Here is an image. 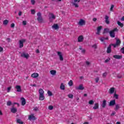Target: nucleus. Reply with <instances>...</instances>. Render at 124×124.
Here are the masks:
<instances>
[{
	"label": "nucleus",
	"instance_id": "obj_41",
	"mask_svg": "<svg viewBox=\"0 0 124 124\" xmlns=\"http://www.w3.org/2000/svg\"><path fill=\"white\" fill-rule=\"evenodd\" d=\"M54 109V107L53 106H48V110H53Z\"/></svg>",
	"mask_w": 124,
	"mask_h": 124
},
{
	"label": "nucleus",
	"instance_id": "obj_61",
	"mask_svg": "<svg viewBox=\"0 0 124 124\" xmlns=\"http://www.w3.org/2000/svg\"><path fill=\"white\" fill-rule=\"evenodd\" d=\"M36 52L37 53V54H39L40 53L39 49H37L36 50Z\"/></svg>",
	"mask_w": 124,
	"mask_h": 124
},
{
	"label": "nucleus",
	"instance_id": "obj_10",
	"mask_svg": "<svg viewBox=\"0 0 124 124\" xmlns=\"http://www.w3.org/2000/svg\"><path fill=\"white\" fill-rule=\"evenodd\" d=\"M83 40H84L83 35H80L78 38V42H83Z\"/></svg>",
	"mask_w": 124,
	"mask_h": 124
},
{
	"label": "nucleus",
	"instance_id": "obj_13",
	"mask_svg": "<svg viewBox=\"0 0 124 124\" xmlns=\"http://www.w3.org/2000/svg\"><path fill=\"white\" fill-rule=\"evenodd\" d=\"M116 104V100H112L109 102V106H114Z\"/></svg>",
	"mask_w": 124,
	"mask_h": 124
},
{
	"label": "nucleus",
	"instance_id": "obj_8",
	"mask_svg": "<svg viewBox=\"0 0 124 124\" xmlns=\"http://www.w3.org/2000/svg\"><path fill=\"white\" fill-rule=\"evenodd\" d=\"M76 90L83 91V90H85V87H84L83 84H80L78 87H76Z\"/></svg>",
	"mask_w": 124,
	"mask_h": 124
},
{
	"label": "nucleus",
	"instance_id": "obj_19",
	"mask_svg": "<svg viewBox=\"0 0 124 124\" xmlns=\"http://www.w3.org/2000/svg\"><path fill=\"white\" fill-rule=\"evenodd\" d=\"M29 120H30V121H31V120H33V121H34L35 120V116H34L33 114H31L29 116Z\"/></svg>",
	"mask_w": 124,
	"mask_h": 124
},
{
	"label": "nucleus",
	"instance_id": "obj_47",
	"mask_svg": "<svg viewBox=\"0 0 124 124\" xmlns=\"http://www.w3.org/2000/svg\"><path fill=\"white\" fill-rule=\"evenodd\" d=\"M35 13V11L34 10H31V14L33 15H34Z\"/></svg>",
	"mask_w": 124,
	"mask_h": 124
},
{
	"label": "nucleus",
	"instance_id": "obj_46",
	"mask_svg": "<svg viewBox=\"0 0 124 124\" xmlns=\"http://www.w3.org/2000/svg\"><path fill=\"white\" fill-rule=\"evenodd\" d=\"M110 60H111V59H110V58L108 59H106V60L105 61V63H106L109 62Z\"/></svg>",
	"mask_w": 124,
	"mask_h": 124
},
{
	"label": "nucleus",
	"instance_id": "obj_62",
	"mask_svg": "<svg viewBox=\"0 0 124 124\" xmlns=\"http://www.w3.org/2000/svg\"><path fill=\"white\" fill-rule=\"evenodd\" d=\"M96 20H97V19L96 18H93V22H96Z\"/></svg>",
	"mask_w": 124,
	"mask_h": 124
},
{
	"label": "nucleus",
	"instance_id": "obj_32",
	"mask_svg": "<svg viewBox=\"0 0 124 124\" xmlns=\"http://www.w3.org/2000/svg\"><path fill=\"white\" fill-rule=\"evenodd\" d=\"M68 85L70 86V87L73 86V81H72V80H70V82H68Z\"/></svg>",
	"mask_w": 124,
	"mask_h": 124
},
{
	"label": "nucleus",
	"instance_id": "obj_37",
	"mask_svg": "<svg viewBox=\"0 0 124 124\" xmlns=\"http://www.w3.org/2000/svg\"><path fill=\"white\" fill-rule=\"evenodd\" d=\"M120 108V105H116L115 106V111H117V110H119V108Z\"/></svg>",
	"mask_w": 124,
	"mask_h": 124
},
{
	"label": "nucleus",
	"instance_id": "obj_4",
	"mask_svg": "<svg viewBox=\"0 0 124 124\" xmlns=\"http://www.w3.org/2000/svg\"><path fill=\"white\" fill-rule=\"evenodd\" d=\"M26 39H22L19 41V48H23V47H24V42H26Z\"/></svg>",
	"mask_w": 124,
	"mask_h": 124
},
{
	"label": "nucleus",
	"instance_id": "obj_36",
	"mask_svg": "<svg viewBox=\"0 0 124 124\" xmlns=\"http://www.w3.org/2000/svg\"><path fill=\"white\" fill-rule=\"evenodd\" d=\"M47 94L49 95V96H52V95H53V93H52L51 91H48L47 92Z\"/></svg>",
	"mask_w": 124,
	"mask_h": 124
},
{
	"label": "nucleus",
	"instance_id": "obj_22",
	"mask_svg": "<svg viewBox=\"0 0 124 124\" xmlns=\"http://www.w3.org/2000/svg\"><path fill=\"white\" fill-rule=\"evenodd\" d=\"M99 108V105L98 103H95L94 107H93V110H97Z\"/></svg>",
	"mask_w": 124,
	"mask_h": 124
},
{
	"label": "nucleus",
	"instance_id": "obj_51",
	"mask_svg": "<svg viewBox=\"0 0 124 124\" xmlns=\"http://www.w3.org/2000/svg\"><path fill=\"white\" fill-rule=\"evenodd\" d=\"M22 24L23 25H24V26H26V25H27V21L24 20L22 21Z\"/></svg>",
	"mask_w": 124,
	"mask_h": 124
},
{
	"label": "nucleus",
	"instance_id": "obj_45",
	"mask_svg": "<svg viewBox=\"0 0 124 124\" xmlns=\"http://www.w3.org/2000/svg\"><path fill=\"white\" fill-rule=\"evenodd\" d=\"M31 4L34 5V4H35V0H31Z\"/></svg>",
	"mask_w": 124,
	"mask_h": 124
},
{
	"label": "nucleus",
	"instance_id": "obj_39",
	"mask_svg": "<svg viewBox=\"0 0 124 124\" xmlns=\"http://www.w3.org/2000/svg\"><path fill=\"white\" fill-rule=\"evenodd\" d=\"M110 45H111V47H112V46H113L114 48H116L117 46H118L116 44H110Z\"/></svg>",
	"mask_w": 124,
	"mask_h": 124
},
{
	"label": "nucleus",
	"instance_id": "obj_18",
	"mask_svg": "<svg viewBox=\"0 0 124 124\" xmlns=\"http://www.w3.org/2000/svg\"><path fill=\"white\" fill-rule=\"evenodd\" d=\"M38 76H39V75L37 73H34L31 75L32 78H37Z\"/></svg>",
	"mask_w": 124,
	"mask_h": 124
},
{
	"label": "nucleus",
	"instance_id": "obj_33",
	"mask_svg": "<svg viewBox=\"0 0 124 124\" xmlns=\"http://www.w3.org/2000/svg\"><path fill=\"white\" fill-rule=\"evenodd\" d=\"M8 20L7 19H6L3 21V25H6L8 24Z\"/></svg>",
	"mask_w": 124,
	"mask_h": 124
},
{
	"label": "nucleus",
	"instance_id": "obj_1",
	"mask_svg": "<svg viewBox=\"0 0 124 124\" xmlns=\"http://www.w3.org/2000/svg\"><path fill=\"white\" fill-rule=\"evenodd\" d=\"M39 99L42 101L45 99V96H44V91L42 89L39 90Z\"/></svg>",
	"mask_w": 124,
	"mask_h": 124
},
{
	"label": "nucleus",
	"instance_id": "obj_7",
	"mask_svg": "<svg viewBox=\"0 0 124 124\" xmlns=\"http://www.w3.org/2000/svg\"><path fill=\"white\" fill-rule=\"evenodd\" d=\"M113 57L116 60H122L123 59V55H114Z\"/></svg>",
	"mask_w": 124,
	"mask_h": 124
},
{
	"label": "nucleus",
	"instance_id": "obj_12",
	"mask_svg": "<svg viewBox=\"0 0 124 124\" xmlns=\"http://www.w3.org/2000/svg\"><path fill=\"white\" fill-rule=\"evenodd\" d=\"M86 24V21L83 19H80L78 22V25L80 26H84Z\"/></svg>",
	"mask_w": 124,
	"mask_h": 124
},
{
	"label": "nucleus",
	"instance_id": "obj_43",
	"mask_svg": "<svg viewBox=\"0 0 124 124\" xmlns=\"http://www.w3.org/2000/svg\"><path fill=\"white\" fill-rule=\"evenodd\" d=\"M120 51L124 55V47L121 48Z\"/></svg>",
	"mask_w": 124,
	"mask_h": 124
},
{
	"label": "nucleus",
	"instance_id": "obj_49",
	"mask_svg": "<svg viewBox=\"0 0 124 124\" xmlns=\"http://www.w3.org/2000/svg\"><path fill=\"white\" fill-rule=\"evenodd\" d=\"M11 87H9L7 88V93H9L10 92V90H11Z\"/></svg>",
	"mask_w": 124,
	"mask_h": 124
},
{
	"label": "nucleus",
	"instance_id": "obj_34",
	"mask_svg": "<svg viewBox=\"0 0 124 124\" xmlns=\"http://www.w3.org/2000/svg\"><path fill=\"white\" fill-rule=\"evenodd\" d=\"M114 98H116V99H119V95H118L116 93H115L114 94Z\"/></svg>",
	"mask_w": 124,
	"mask_h": 124
},
{
	"label": "nucleus",
	"instance_id": "obj_14",
	"mask_svg": "<svg viewBox=\"0 0 124 124\" xmlns=\"http://www.w3.org/2000/svg\"><path fill=\"white\" fill-rule=\"evenodd\" d=\"M111 45H109L107 48V53L108 54H110V53H111V51H112V47H111Z\"/></svg>",
	"mask_w": 124,
	"mask_h": 124
},
{
	"label": "nucleus",
	"instance_id": "obj_29",
	"mask_svg": "<svg viewBox=\"0 0 124 124\" xmlns=\"http://www.w3.org/2000/svg\"><path fill=\"white\" fill-rule=\"evenodd\" d=\"M50 74H51V75L54 76V75H56V73H57V71H56V70H52L50 71Z\"/></svg>",
	"mask_w": 124,
	"mask_h": 124
},
{
	"label": "nucleus",
	"instance_id": "obj_42",
	"mask_svg": "<svg viewBox=\"0 0 124 124\" xmlns=\"http://www.w3.org/2000/svg\"><path fill=\"white\" fill-rule=\"evenodd\" d=\"M68 97H69V98H73V94H69L68 95Z\"/></svg>",
	"mask_w": 124,
	"mask_h": 124
},
{
	"label": "nucleus",
	"instance_id": "obj_40",
	"mask_svg": "<svg viewBox=\"0 0 124 124\" xmlns=\"http://www.w3.org/2000/svg\"><path fill=\"white\" fill-rule=\"evenodd\" d=\"M92 48H94V49H97V46L96 44H94L92 46Z\"/></svg>",
	"mask_w": 124,
	"mask_h": 124
},
{
	"label": "nucleus",
	"instance_id": "obj_30",
	"mask_svg": "<svg viewBox=\"0 0 124 124\" xmlns=\"http://www.w3.org/2000/svg\"><path fill=\"white\" fill-rule=\"evenodd\" d=\"M117 24L120 28L124 27V24L122 23L120 21H117Z\"/></svg>",
	"mask_w": 124,
	"mask_h": 124
},
{
	"label": "nucleus",
	"instance_id": "obj_25",
	"mask_svg": "<svg viewBox=\"0 0 124 124\" xmlns=\"http://www.w3.org/2000/svg\"><path fill=\"white\" fill-rule=\"evenodd\" d=\"M52 29H54V30H58L59 29V25L57 24H54L52 26Z\"/></svg>",
	"mask_w": 124,
	"mask_h": 124
},
{
	"label": "nucleus",
	"instance_id": "obj_63",
	"mask_svg": "<svg viewBox=\"0 0 124 124\" xmlns=\"http://www.w3.org/2000/svg\"><path fill=\"white\" fill-rule=\"evenodd\" d=\"M18 15L19 16H21L22 15V12H19V13H18Z\"/></svg>",
	"mask_w": 124,
	"mask_h": 124
},
{
	"label": "nucleus",
	"instance_id": "obj_44",
	"mask_svg": "<svg viewBox=\"0 0 124 124\" xmlns=\"http://www.w3.org/2000/svg\"><path fill=\"white\" fill-rule=\"evenodd\" d=\"M107 32H108V29H104V32H103V34H104V33H107Z\"/></svg>",
	"mask_w": 124,
	"mask_h": 124
},
{
	"label": "nucleus",
	"instance_id": "obj_38",
	"mask_svg": "<svg viewBox=\"0 0 124 124\" xmlns=\"http://www.w3.org/2000/svg\"><path fill=\"white\" fill-rule=\"evenodd\" d=\"M11 104H12V102H11V101H8L7 102V106H10L11 105Z\"/></svg>",
	"mask_w": 124,
	"mask_h": 124
},
{
	"label": "nucleus",
	"instance_id": "obj_64",
	"mask_svg": "<svg viewBox=\"0 0 124 124\" xmlns=\"http://www.w3.org/2000/svg\"><path fill=\"white\" fill-rule=\"evenodd\" d=\"M121 21H124V16H123L121 19Z\"/></svg>",
	"mask_w": 124,
	"mask_h": 124
},
{
	"label": "nucleus",
	"instance_id": "obj_9",
	"mask_svg": "<svg viewBox=\"0 0 124 124\" xmlns=\"http://www.w3.org/2000/svg\"><path fill=\"white\" fill-rule=\"evenodd\" d=\"M105 19L106 24H107V25H109V24H110V21H109V16H108L107 15H106Z\"/></svg>",
	"mask_w": 124,
	"mask_h": 124
},
{
	"label": "nucleus",
	"instance_id": "obj_11",
	"mask_svg": "<svg viewBox=\"0 0 124 124\" xmlns=\"http://www.w3.org/2000/svg\"><path fill=\"white\" fill-rule=\"evenodd\" d=\"M15 88L16 90V92H18V93H20L22 92V89L21 88V86L20 85H16L15 87Z\"/></svg>",
	"mask_w": 124,
	"mask_h": 124
},
{
	"label": "nucleus",
	"instance_id": "obj_27",
	"mask_svg": "<svg viewBox=\"0 0 124 124\" xmlns=\"http://www.w3.org/2000/svg\"><path fill=\"white\" fill-rule=\"evenodd\" d=\"M11 112H12V113H16L17 112V108H13L11 109Z\"/></svg>",
	"mask_w": 124,
	"mask_h": 124
},
{
	"label": "nucleus",
	"instance_id": "obj_55",
	"mask_svg": "<svg viewBox=\"0 0 124 124\" xmlns=\"http://www.w3.org/2000/svg\"><path fill=\"white\" fill-rule=\"evenodd\" d=\"M86 63L87 65H90V64H91V63L88 61L86 62Z\"/></svg>",
	"mask_w": 124,
	"mask_h": 124
},
{
	"label": "nucleus",
	"instance_id": "obj_35",
	"mask_svg": "<svg viewBox=\"0 0 124 124\" xmlns=\"http://www.w3.org/2000/svg\"><path fill=\"white\" fill-rule=\"evenodd\" d=\"M93 103H94V102L93 100H91L89 101V104H90V105H93Z\"/></svg>",
	"mask_w": 124,
	"mask_h": 124
},
{
	"label": "nucleus",
	"instance_id": "obj_58",
	"mask_svg": "<svg viewBox=\"0 0 124 124\" xmlns=\"http://www.w3.org/2000/svg\"><path fill=\"white\" fill-rule=\"evenodd\" d=\"M116 114V112L113 111L112 113L111 114V116H114Z\"/></svg>",
	"mask_w": 124,
	"mask_h": 124
},
{
	"label": "nucleus",
	"instance_id": "obj_59",
	"mask_svg": "<svg viewBox=\"0 0 124 124\" xmlns=\"http://www.w3.org/2000/svg\"><path fill=\"white\" fill-rule=\"evenodd\" d=\"M3 51V48L0 46V52H2Z\"/></svg>",
	"mask_w": 124,
	"mask_h": 124
},
{
	"label": "nucleus",
	"instance_id": "obj_6",
	"mask_svg": "<svg viewBox=\"0 0 124 124\" xmlns=\"http://www.w3.org/2000/svg\"><path fill=\"white\" fill-rule=\"evenodd\" d=\"M58 56L59 57V59L61 62H62L63 61V57H62V53L60 51L57 52Z\"/></svg>",
	"mask_w": 124,
	"mask_h": 124
},
{
	"label": "nucleus",
	"instance_id": "obj_54",
	"mask_svg": "<svg viewBox=\"0 0 124 124\" xmlns=\"http://www.w3.org/2000/svg\"><path fill=\"white\" fill-rule=\"evenodd\" d=\"M107 76V73H104L103 74V77H106Z\"/></svg>",
	"mask_w": 124,
	"mask_h": 124
},
{
	"label": "nucleus",
	"instance_id": "obj_60",
	"mask_svg": "<svg viewBox=\"0 0 124 124\" xmlns=\"http://www.w3.org/2000/svg\"><path fill=\"white\" fill-rule=\"evenodd\" d=\"M6 40H7V41H8V42H10L11 39H10V38H7Z\"/></svg>",
	"mask_w": 124,
	"mask_h": 124
},
{
	"label": "nucleus",
	"instance_id": "obj_21",
	"mask_svg": "<svg viewBox=\"0 0 124 124\" xmlns=\"http://www.w3.org/2000/svg\"><path fill=\"white\" fill-rule=\"evenodd\" d=\"M115 39L116 40V45L117 46H120V45H121V43H122V42H121V40H120V39H117V38H115Z\"/></svg>",
	"mask_w": 124,
	"mask_h": 124
},
{
	"label": "nucleus",
	"instance_id": "obj_53",
	"mask_svg": "<svg viewBox=\"0 0 124 124\" xmlns=\"http://www.w3.org/2000/svg\"><path fill=\"white\" fill-rule=\"evenodd\" d=\"M11 28H15V24L14 23H12L11 25Z\"/></svg>",
	"mask_w": 124,
	"mask_h": 124
},
{
	"label": "nucleus",
	"instance_id": "obj_26",
	"mask_svg": "<svg viewBox=\"0 0 124 124\" xmlns=\"http://www.w3.org/2000/svg\"><path fill=\"white\" fill-rule=\"evenodd\" d=\"M60 89L61 90H62L63 91H64L65 90V85L63 83H61L60 86Z\"/></svg>",
	"mask_w": 124,
	"mask_h": 124
},
{
	"label": "nucleus",
	"instance_id": "obj_57",
	"mask_svg": "<svg viewBox=\"0 0 124 124\" xmlns=\"http://www.w3.org/2000/svg\"><path fill=\"white\" fill-rule=\"evenodd\" d=\"M34 111H38V108H37V107L34 108Z\"/></svg>",
	"mask_w": 124,
	"mask_h": 124
},
{
	"label": "nucleus",
	"instance_id": "obj_48",
	"mask_svg": "<svg viewBox=\"0 0 124 124\" xmlns=\"http://www.w3.org/2000/svg\"><path fill=\"white\" fill-rule=\"evenodd\" d=\"M114 5H111L110 7V11H113V8H114Z\"/></svg>",
	"mask_w": 124,
	"mask_h": 124
},
{
	"label": "nucleus",
	"instance_id": "obj_50",
	"mask_svg": "<svg viewBox=\"0 0 124 124\" xmlns=\"http://www.w3.org/2000/svg\"><path fill=\"white\" fill-rule=\"evenodd\" d=\"M95 81L96 83H98V81H99V78H95Z\"/></svg>",
	"mask_w": 124,
	"mask_h": 124
},
{
	"label": "nucleus",
	"instance_id": "obj_20",
	"mask_svg": "<svg viewBox=\"0 0 124 124\" xmlns=\"http://www.w3.org/2000/svg\"><path fill=\"white\" fill-rule=\"evenodd\" d=\"M102 29V26L98 27L97 29L96 34H99V33H100V31H101Z\"/></svg>",
	"mask_w": 124,
	"mask_h": 124
},
{
	"label": "nucleus",
	"instance_id": "obj_24",
	"mask_svg": "<svg viewBox=\"0 0 124 124\" xmlns=\"http://www.w3.org/2000/svg\"><path fill=\"white\" fill-rule=\"evenodd\" d=\"M115 92V88L114 87L111 88L109 90V93L110 94H112V93H114Z\"/></svg>",
	"mask_w": 124,
	"mask_h": 124
},
{
	"label": "nucleus",
	"instance_id": "obj_3",
	"mask_svg": "<svg viewBox=\"0 0 124 124\" xmlns=\"http://www.w3.org/2000/svg\"><path fill=\"white\" fill-rule=\"evenodd\" d=\"M81 0H73L72 1V4L74 5L76 8L79 7V5H78V3H79V2Z\"/></svg>",
	"mask_w": 124,
	"mask_h": 124
},
{
	"label": "nucleus",
	"instance_id": "obj_56",
	"mask_svg": "<svg viewBox=\"0 0 124 124\" xmlns=\"http://www.w3.org/2000/svg\"><path fill=\"white\" fill-rule=\"evenodd\" d=\"M81 52L83 53V54H85V53H86V50L85 49H82L81 50Z\"/></svg>",
	"mask_w": 124,
	"mask_h": 124
},
{
	"label": "nucleus",
	"instance_id": "obj_16",
	"mask_svg": "<svg viewBox=\"0 0 124 124\" xmlns=\"http://www.w3.org/2000/svg\"><path fill=\"white\" fill-rule=\"evenodd\" d=\"M109 35H110V37H111L112 38H114L115 36V32H113V31H110Z\"/></svg>",
	"mask_w": 124,
	"mask_h": 124
},
{
	"label": "nucleus",
	"instance_id": "obj_28",
	"mask_svg": "<svg viewBox=\"0 0 124 124\" xmlns=\"http://www.w3.org/2000/svg\"><path fill=\"white\" fill-rule=\"evenodd\" d=\"M108 37L105 38V37H102L100 38V40L102 42H103L105 40H108Z\"/></svg>",
	"mask_w": 124,
	"mask_h": 124
},
{
	"label": "nucleus",
	"instance_id": "obj_2",
	"mask_svg": "<svg viewBox=\"0 0 124 124\" xmlns=\"http://www.w3.org/2000/svg\"><path fill=\"white\" fill-rule=\"evenodd\" d=\"M37 20L39 22V23H43V18L42 17V16L41 15V13L38 12L37 14Z\"/></svg>",
	"mask_w": 124,
	"mask_h": 124
},
{
	"label": "nucleus",
	"instance_id": "obj_17",
	"mask_svg": "<svg viewBox=\"0 0 124 124\" xmlns=\"http://www.w3.org/2000/svg\"><path fill=\"white\" fill-rule=\"evenodd\" d=\"M21 105L22 106H24V105H26V99L24 97H22L21 98Z\"/></svg>",
	"mask_w": 124,
	"mask_h": 124
},
{
	"label": "nucleus",
	"instance_id": "obj_31",
	"mask_svg": "<svg viewBox=\"0 0 124 124\" xmlns=\"http://www.w3.org/2000/svg\"><path fill=\"white\" fill-rule=\"evenodd\" d=\"M16 123H17V124H24V122H23V121H22L21 119H17L16 120Z\"/></svg>",
	"mask_w": 124,
	"mask_h": 124
},
{
	"label": "nucleus",
	"instance_id": "obj_5",
	"mask_svg": "<svg viewBox=\"0 0 124 124\" xmlns=\"http://www.w3.org/2000/svg\"><path fill=\"white\" fill-rule=\"evenodd\" d=\"M21 57H22V58H25V59H29L30 55L28 53L23 52L21 54Z\"/></svg>",
	"mask_w": 124,
	"mask_h": 124
},
{
	"label": "nucleus",
	"instance_id": "obj_15",
	"mask_svg": "<svg viewBox=\"0 0 124 124\" xmlns=\"http://www.w3.org/2000/svg\"><path fill=\"white\" fill-rule=\"evenodd\" d=\"M107 104V101H106V100H103L101 105L102 108H105L106 107Z\"/></svg>",
	"mask_w": 124,
	"mask_h": 124
},
{
	"label": "nucleus",
	"instance_id": "obj_52",
	"mask_svg": "<svg viewBox=\"0 0 124 124\" xmlns=\"http://www.w3.org/2000/svg\"><path fill=\"white\" fill-rule=\"evenodd\" d=\"M112 31H113V32H115V31H119V30H118V29L117 28H114L113 30H112Z\"/></svg>",
	"mask_w": 124,
	"mask_h": 124
},
{
	"label": "nucleus",
	"instance_id": "obj_23",
	"mask_svg": "<svg viewBox=\"0 0 124 124\" xmlns=\"http://www.w3.org/2000/svg\"><path fill=\"white\" fill-rule=\"evenodd\" d=\"M49 15L50 16L49 17V20H51V19H56V16L54 15V14L51 13V14H49Z\"/></svg>",
	"mask_w": 124,
	"mask_h": 124
}]
</instances>
